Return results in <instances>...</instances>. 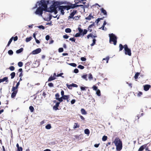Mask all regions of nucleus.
Masks as SVG:
<instances>
[{
    "label": "nucleus",
    "mask_w": 151,
    "mask_h": 151,
    "mask_svg": "<svg viewBox=\"0 0 151 151\" xmlns=\"http://www.w3.org/2000/svg\"><path fill=\"white\" fill-rule=\"evenodd\" d=\"M49 1L41 0L39 3L38 5L39 7H38L35 12V13L37 15L42 16L43 11H45L47 8V4L49 3Z\"/></svg>",
    "instance_id": "nucleus-1"
},
{
    "label": "nucleus",
    "mask_w": 151,
    "mask_h": 151,
    "mask_svg": "<svg viewBox=\"0 0 151 151\" xmlns=\"http://www.w3.org/2000/svg\"><path fill=\"white\" fill-rule=\"evenodd\" d=\"M116 146V149L117 150H121L122 147V143L120 138L118 137H116L114 141L113 142Z\"/></svg>",
    "instance_id": "nucleus-2"
},
{
    "label": "nucleus",
    "mask_w": 151,
    "mask_h": 151,
    "mask_svg": "<svg viewBox=\"0 0 151 151\" xmlns=\"http://www.w3.org/2000/svg\"><path fill=\"white\" fill-rule=\"evenodd\" d=\"M109 43L111 44L112 43V42H113V44L114 45H116L117 43V37L113 33L109 34Z\"/></svg>",
    "instance_id": "nucleus-3"
},
{
    "label": "nucleus",
    "mask_w": 151,
    "mask_h": 151,
    "mask_svg": "<svg viewBox=\"0 0 151 151\" xmlns=\"http://www.w3.org/2000/svg\"><path fill=\"white\" fill-rule=\"evenodd\" d=\"M70 4V5L66 6H58V9L60 10L61 14L62 15L64 14V10L66 9L68 10L71 8Z\"/></svg>",
    "instance_id": "nucleus-4"
},
{
    "label": "nucleus",
    "mask_w": 151,
    "mask_h": 151,
    "mask_svg": "<svg viewBox=\"0 0 151 151\" xmlns=\"http://www.w3.org/2000/svg\"><path fill=\"white\" fill-rule=\"evenodd\" d=\"M78 29L79 31V33L76 34L75 35V37H79L81 35L83 36L86 34L88 32V30L86 29H84L83 32V30L80 27H78Z\"/></svg>",
    "instance_id": "nucleus-5"
},
{
    "label": "nucleus",
    "mask_w": 151,
    "mask_h": 151,
    "mask_svg": "<svg viewBox=\"0 0 151 151\" xmlns=\"http://www.w3.org/2000/svg\"><path fill=\"white\" fill-rule=\"evenodd\" d=\"M124 53L125 55L129 56H131L132 53L131 50L128 48L127 45H124Z\"/></svg>",
    "instance_id": "nucleus-6"
},
{
    "label": "nucleus",
    "mask_w": 151,
    "mask_h": 151,
    "mask_svg": "<svg viewBox=\"0 0 151 151\" xmlns=\"http://www.w3.org/2000/svg\"><path fill=\"white\" fill-rule=\"evenodd\" d=\"M55 9H57L56 7H55L52 5L50 6L49 9H48V10H47V9L46 10V11L49 12H53V11L55 10Z\"/></svg>",
    "instance_id": "nucleus-7"
},
{
    "label": "nucleus",
    "mask_w": 151,
    "mask_h": 151,
    "mask_svg": "<svg viewBox=\"0 0 151 151\" xmlns=\"http://www.w3.org/2000/svg\"><path fill=\"white\" fill-rule=\"evenodd\" d=\"M66 86L68 88L70 89H72L73 87H78V86L77 84L73 83L70 85L67 84Z\"/></svg>",
    "instance_id": "nucleus-8"
},
{
    "label": "nucleus",
    "mask_w": 151,
    "mask_h": 151,
    "mask_svg": "<svg viewBox=\"0 0 151 151\" xmlns=\"http://www.w3.org/2000/svg\"><path fill=\"white\" fill-rule=\"evenodd\" d=\"M41 51V49L40 48H38L33 51L32 53L33 54H36L40 53Z\"/></svg>",
    "instance_id": "nucleus-9"
},
{
    "label": "nucleus",
    "mask_w": 151,
    "mask_h": 151,
    "mask_svg": "<svg viewBox=\"0 0 151 151\" xmlns=\"http://www.w3.org/2000/svg\"><path fill=\"white\" fill-rule=\"evenodd\" d=\"M60 104V102H57L56 103L55 105H54L53 107V110L56 111L58 110H59V109H58V107L59 106V104Z\"/></svg>",
    "instance_id": "nucleus-10"
},
{
    "label": "nucleus",
    "mask_w": 151,
    "mask_h": 151,
    "mask_svg": "<svg viewBox=\"0 0 151 151\" xmlns=\"http://www.w3.org/2000/svg\"><path fill=\"white\" fill-rule=\"evenodd\" d=\"M150 87L151 86L150 85H146L144 86V89L145 91H147L149 89Z\"/></svg>",
    "instance_id": "nucleus-11"
},
{
    "label": "nucleus",
    "mask_w": 151,
    "mask_h": 151,
    "mask_svg": "<svg viewBox=\"0 0 151 151\" xmlns=\"http://www.w3.org/2000/svg\"><path fill=\"white\" fill-rule=\"evenodd\" d=\"M77 13V11L76 10H74L73 12L70 14V15L69 16L70 18H73L74 15Z\"/></svg>",
    "instance_id": "nucleus-12"
},
{
    "label": "nucleus",
    "mask_w": 151,
    "mask_h": 151,
    "mask_svg": "<svg viewBox=\"0 0 151 151\" xmlns=\"http://www.w3.org/2000/svg\"><path fill=\"white\" fill-rule=\"evenodd\" d=\"M147 145L145 144L141 146L138 149V151H142L144 149L147 147Z\"/></svg>",
    "instance_id": "nucleus-13"
},
{
    "label": "nucleus",
    "mask_w": 151,
    "mask_h": 151,
    "mask_svg": "<svg viewBox=\"0 0 151 151\" xmlns=\"http://www.w3.org/2000/svg\"><path fill=\"white\" fill-rule=\"evenodd\" d=\"M70 5L71 6V7H72V8H71L72 9H73V8H75L76 7H79V6H83V5H78L76 4H70Z\"/></svg>",
    "instance_id": "nucleus-14"
},
{
    "label": "nucleus",
    "mask_w": 151,
    "mask_h": 151,
    "mask_svg": "<svg viewBox=\"0 0 151 151\" xmlns=\"http://www.w3.org/2000/svg\"><path fill=\"white\" fill-rule=\"evenodd\" d=\"M60 5V2L58 1H55L54 2V3H53L52 5L55 6V7H56V8L58 7L59 5Z\"/></svg>",
    "instance_id": "nucleus-15"
},
{
    "label": "nucleus",
    "mask_w": 151,
    "mask_h": 151,
    "mask_svg": "<svg viewBox=\"0 0 151 151\" xmlns=\"http://www.w3.org/2000/svg\"><path fill=\"white\" fill-rule=\"evenodd\" d=\"M100 10L101 12V13L103 14L104 15H107V12L103 8H102L100 9Z\"/></svg>",
    "instance_id": "nucleus-16"
},
{
    "label": "nucleus",
    "mask_w": 151,
    "mask_h": 151,
    "mask_svg": "<svg viewBox=\"0 0 151 151\" xmlns=\"http://www.w3.org/2000/svg\"><path fill=\"white\" fill-rule=\"evenodd\" d=\"M1 16L2 17H4V18H8L9 17V14H0V17Z\"/></svg>",
    "instance_id": "nucleus-17"
},
{
    "label": "nucleus",
    "mask_w": 151,
    "mask_h": 151,
    "mask_svg": "<svg viewBox=\"0 0 151 151\" xmlns=\"http://www.w3.org/2000/svg\"><path fill=\"white\" fill-rule=\"evenodd\" d=\"M2 82H3L4 81H5L6 83H7L8 82V78L7 77H6L4 78L3 79H1Z\"/></svg>",
    "instance_id": "nucleus-18"
},
{
    "label": "nucleus",
    "mask_w": 151,
    "mask_h": 151,
    "mask_svg": "<svg viewBox=\"0 0 151 151\" xmlns=\"http://www.w3.org/2000/svg\"><path fill=\"white\" fill-rule=\"evenodd\" d=\"M80 127V125L78 124V123H75L73 126V128L75 129L77 128H79Z\"/></svg>",
    "instance_id": "nucleus-19"
},
{
    "label": "nucleus",
    "mask_w": 151,
    "mask_h": 151,
    "mask_svg": "<svg viewBox=\"0 0 151 151\" xmlns=\"http://www.w3.org/2000/svg\"><path fill=\"white\" fill-rule=\"evenodd\" d=\"M140 73H138V72L136 73H135V75L134 77L135 81H137V79L138 78V77L140 75Z\"/></svg>",
    "instance_id": "nucleus-20"
},
{
    "label": "nucleus",
    "mask_w": 151,
    "mask_h": 151,
    "mask_svg": "<svg viewBox=\"0 0 151 151\" xmlns=\"http://www.w3.org/2000/svg\"><path fill=\"white\" fill-rule=\"evenodd\" d=\"M70 96L69 95H64V96H62V98H63V100H66L67 99H68V98H70Z\"/></svg>",
    "instance_id": "nucleus-21"
},
{
    "label": "nucleus",
    "mask_w": 151,
    "mask_h": 151,
    "mask_svg": "<svg viewBox=\"0 0 151 151\" xmlns=\"http://www.w3.org/2000/svg\"><path fill=\"white\" fill-rule=\"evenodd\" d=\"M56 78V77H54L52 76H51L49 78L48 80V81H51L55 80Z\"/></svg>",
    "instance_id": "nucleus-22"
},
{
    "label": "nucleus",
    "mask_w": 151,
    "mask_h": 151,
    "mask_svg": "<svg viewBox=\"0 0 151 151\" xmlns=\"http://www.w3.org/2000/svg\"><path fill=\"white\" fill-rule=\"evenodd\" d=\"M17 93V92L15 91V92H13L12 93L11 96L12 98H13L15 97L16 96Z\"/></svg>",
    "instance_id": "nucleus-23"
},
{
    "label": "nucleus",
    "mask_w": 151,
    "mask_h": 151,
    "mask_svg": "<svg viewBox=\"0 0 151 151\" xmlns=\"http://www.w3.org/2000/svg\"><path fill=\"white\" fill-rule=\"evenodd\" d=\"M91 18H93V17L91 14H90L88 17H86L85 19H86L90 20L91 19Z\"/></svg>",
    "instance_id": "nucleus-24"
},
{
    "label": "nucleus",
    "mask_w": 151,
    "mask_h": 151,
    "mask_svg": "<svg viewBox=\"0 0 151 151\" xmlns=\"http://www.w3.org/2000/svg\"><path fill=\"white\" fill-rule=\"evenodd\" d=\"M23 50V48H21L17 50L16 51V52L17 53H18V54L19 53H21V52H22Z\"/></svg>",
    "instance_id": "nucleus-25"
},
{
    "label": "nucleus",
    "mask_w": 151,
    "mask_h": 151,
    "mask_svg": "<svg viewBox=\"0 0 151 151\" xmlns=\"http://www.w3.org/2000/svg\"><path fill=\"white\" fill-rule=\"evenodd\" d=\"M45 128L47 129H49L51 128V125L50 124H48L45 126Z\"/></svg>",
    "instance_id": "nucleus-26"
},
{
    "label": "nucleus",
    "mask_w": 151,
    "mask_h": 151,
    "mask_svg": "<svg viewBox=\"0 0 151 151\" xmlns=\"http://www.w3.org/2000/svg\"><path fill=\"white\" fill-rule=\"evenodd\" d=\"M119 51H122L123 50V48H124V46H123V45L122 44H120L119 45Z\"/></svg>",
    "instance_id": "nucleus-27"
},
{
    "label": "nucleus",
    "mask_w": 151,
    "mask_h": 151,
    "mask_svg": "<svg viewBox=\"0 0 151 151\" xmlns=\"http://www.w3.org/2000/svg\"><path fill=\"white\" fill-rule=\"evenodd\" d=\"M109 59V57L108 56L106 57V58H103V61H104V60L106 61V63H107L108 62V61Z\"/></svg>",
    "instance_id": "nucleus-28"
},
{
    "label": "nucleus",
    "mask_w": 151,
    "mask_h": 151,
    "mask_svg": "<svg viewBox=\"0 0 151 151\" xmlns=\"http://www.w3.org/2000/svg\"><path fill=\"white\" fill-rule=\"evenodd\" d=\"M17 88H16L15 86H13L12 89V91L13 92H15V91H16L17 92H18Z\"/></svg>",
    "instance_id": "nucleus-29"
},
{
    "label": "nucleus",
    "mask_w": 151,
    "mask_h": 151,
    "mask_svg": "<svg viewBox=\"0 0 151 151\" xmlns=\"http://www.w3.org/2000/svg\"><path fill=\"white\" fill-rule=\"evenodd\" d=\"M81 112L83 114H87L85 110L83 109H81Z\"/></svg>",
    "instance_id": "nucleus-30"
},
{
    "label": "nucleus",
    "mask_w": 151,
    "mask_h": 151,
    "mask_svg": "<svg viewBox=\"0 0 151 151\" xmlns=\"http://www.w3.org/2000/svg\"><path fill=\"white\" fill-rule=\"evenodd\" d=\"M13 40V37H11L9 40V41L8 42V44L7 45H6V47H8L9 46V45H10V44H11V42H12V40Z\"/></svg>",
    "instance_id": "nucleus-31"
},
{
    "label": "nucleus",
    "mask_w": 151,
    "mask_h": 151,
    "mask_svg": "<svg viewBox=\"0 0 151 151\" xmlns=\"http://www.w3.org/2000/svg\"><path fill=\"white\" fill-rule=\"evenodd\" d=\"M10 76H11V78L13 79V78L15 76V73L14 72H13L11 73L10 74Z\"/></svg>",
    "instance_id": "nucleus-32"
},
{
    "label": "nucleus",
    "mask_w": 151,
    "mask_h": 151,
    "mask_svg": "<svg viewBox=\"0 0 151 151\" xmlns=\"http://www.w3.org/2000/svg\"><path fill=\"white\" fill-rule=\"evenodd\" d=\"M96 94L99 96L101 95L100 91L99 89H98L96 91Z\"/></svg>",
    "instance_id": "nucleus-33"
},
{
    "label": "nucleus",
    "mask_w": 151,
    "mask_h": 151,
    "mask_svg": "<svg viewBox=\"0 0 151 151\" xmlns=\"http://www.w3.org/2000/svg\"><path fill=\"white\" fill-rule=\"evenodd\" d=\"M84 132L86 134H89L90 133V131L88 129H86L84 130Z\"/></svg>",
    "instance_id": "nucleus-34"
},
{
    "label": "nucleus",
    "mask_w": 151,
    "mask_h": 151,
    "mask_svg": "<svg viewBox=\"0 0 151 151\" xmlns=\"http://www.w3.org/2000/svg\"><path fill=\"white\" fill-rule=\"evenodd\" d=\"M83 0H75L74 1V2H75V4H78L79 3H81L82 1H83Z\"/></svg>",
    "instance_id": "nucleus-35"
},
{
    "label": "nucleus",
    "mask_w": 151,
    "mask_h": 151,
    "mask_svg": "<svg viewBox=\"0 0 151 151\" xmlns=\"http://www.w3.org/2000/svg\"><path fill=\"white\" fill-rule=\"evenodd\" d=\"M71 32V29L69 28H67L65 29V32L66 33H70Z\"/></svg>",
    "instance_id": "nucleus-36"
},
{
    "label": "nucleus",
    "mask_w": 151,
    "mask_h": 151,
    "mask_svg": "<svg viewBox=\"0 0 151 151\" xmlns=\"http://www.w3.org/2000/svg\"><path fill=\"white\" fill-rule=\"evenodd\" d=\"M32 37H27L26 39V42H28L29 41H30L32 39Z\"/></svg>",
    "instance_id": "nucleus-37"
},
{
    "label": "nucleus",
    "mask_w": 151,
    "mask_h": 151,
    "mask_svg": "<svg viewBox=\"0 0 151 151\" xmlns=\"http://www.w3.org/2000/svg\"><path fill=\"white\" fill-rule=\"evenodd\" d=\"M81 77L82 78L85 79L86 81L88 80V79L87 78V75H86V74L84 75H83Z\"/></svg>",
    "instance_id": "nucleus-38"
},
{
    "label": "nucleus",
    "mask_w": 151,
    "mask_h": 151,
    "mask_svg": "<svg viewBox=\"0 0 151 151\" xmlns=\"http://www.w3.org/2000/svg\"><path fill=\"white\" fill-rule=\"evenodd\" d=\"M107 137L106 136H104L102 138V140L103 141H105L107 139Z\"/></svg>",
    "instance_id": "nucleus-39"
},
{
    "label": "nucleus",
    "mask_w": 151,
    "mask_h": 151,
    "mask_svg": "<svg viewBox=\"0 0 151 151\" xmlns=\"http://www.w3.org/2000/svg\"><path fill=\"white\" fill-rule=\"evenodd\" d=\"M96 40L95 39H94L93 40V42L91 45V46H93L96 43Z\"/></svg>",
    "instance_id": "nucleus-40"
},
{
    "label": "nucleus",
    "mask_w": 151,
    "mask_h": 151,
    "mask_svg": "<svg viewBox=\"0 0 151 151\" xmlns=\"http://www.w3.org/2000/svg\"><path fill=\"white\" fill-rule=\"evenodd\" d=\"M88 78L90 80H92L93 79V76L91 73L88 74Z\"/></svg>",
    "instance_id": "nucleus-41"
},
{
    "label": "nucleus",
    "mask_w": 151,
    "mask_h": 151,
    "mask_svg": "<svg viewBox=\"0 0 151 151\" xmlns=\"http://www.w3.org/2000/svg\"><path fill=\"white\" fill-rule=\"evenodd\" d=\"M29 109L31 112H33L34 110V108L32 106H30L29 107Z\"/></svg>",
    "instance_id": "nucleus-42"
},
{
    "label": "nucleus",
    "mask_w": 151,
    "mask_h": 151,
    "mask_svg": "<svg viewBox=\"0 0 151 151\" xmlns=\"http://www.w3.org/2000/svg\"><path fill=\"white\" fill-rule=\"evenodd\" d=\"M68 64L70 65L73 67H76L77 66L76 64L74 63H69Z\"/></svg>",
    "instance_id": "nucleus-43"
},
{
    "label": "nucleus",
    "mask_w": 151,
    "mask_h": 151,
    "mask_svg": "<svg viewBox=\"0 0 151 151\" xmlns=\"http://www.w3.org/2000/svg\"><path fill=\"white\" fill-rule=\"evenodd\" d=\"M82 91H84L86 90V88H88V87H83L81 86L80 87Z\"/></svg>",
    "instance_id": "nucleus-44"
},
{
    "label": "nucleus",
    "mask_w": 151,
    "mask_h": 151,
    "mask_svg": "<svg viewBox=\"0 0 151 151\" xmlns=\"http://www.w3.org/2000/svg\"><path fill=\"white\" fill-rule=\"evenodd\" d=\"M18 66L19 67H22L23 65V63L22 62H18Z\"/></svg>",
    "instance_id": "nucleus-45"
},
{
    "label": "nucleus",
    "mask_w": 151,
    "mask_h": 151,
    "mask_svg": "<svg viewBox=\"0 0 151 151\" xmlns=\"http://www.w3.org/2000/svg\"><path fill=\"white\" fill-rule=\"evenodd\" d=\"M9 69L12 71H13L15 69V68L13 66H11L9 67Z\"/></svg>",
    "instance_id": "nucleus-46"
},
{
    "label": "nucleus",
    "mask_w": 151,
    "mask_h": 151,
    "mask_svg": "<svg viewBox=\"0 0 151 151\" xmlns=\"http://www.w3.org/2000/svg\"><path fill=\"white\" fill-rule=\"evenodd\" d=\"M78 68L81 69H83L84 68V67L81 65H79L78 66Z\"/></svg>",
    "instance_id": "nucleus-47"
},
{
    "label": "nucleus",
    "mask_w": 151,
    "mask_h": 151,
    "mask_svg": "<svg viewBox=\"0 0 151 151\" xmlns=\"http://www.w3.org/2000/svg\"><path fill=\"white\" fill-rule=\"evenodd\" d=\"M80 17H81V16H80V15L76 16L74 17H73V18L75 20H77L79 18H80Z\"/></svg>",
    "instance_id": "nucleus-48"
},
{
    "label": "nucleus",
    "mask_w": 151,
    "mask_h": 151,
    "mask_svg": "<svg viewBox=\"0 0 151 151\" xmlns=\"http://www.w3.org/2000/svg\"><path fill=\"white\" fill-rule=\"evenodd\" d=\"M8 53L9 55H12L13 53V51L12 50H9L8 51Z\"/></svg>",
    "instance_id": "nucleus-49"
},
{
    "label": "nucleus",
    "mask_w": 151,
    "mask_h": 151,
    "mask_svg": "<svg viewBox=\"0 0 151 151\" xmlns=\"http://www.w3.org/2000/svg\"><path fill=\"white\" fill-rule=\"evenodd\" d=\"M55 99L56 100H57V99H58V98H59L60 97V95L58 93H56L55 95Z\"/></svg>",
    "instance_id": "nucleus-50"
},
{
    "label": "nucleus",
    "mask_w": 151,
    "mask_h": 151,
    "mask_svg": "<svg viewBox=\"0 0 151 151\" xmlns=\"http://www.w3.org/2000/svg\"><path fill=\"white\" fill-rule=\"evenodd\" d=\"M12 37L13 38V39L14 41H15L17 40L18 38L17 36H16L15 37Z\"/></svg>",
    "instance_id": "nucleus-51"
},
{
    "label": "nucleus",
    "mask_w": 151,
    "mask_h": 151,
    "mask_svg": "<svg viewBox=\"0 0 151 151\" xmlns=\"http://www.w3.org/2000/svg\"><path fill=\"white\" fill-rule=\"evenodd\" d=\"M63 73H59V74H58L57 75V77H59V76H61L62 78H64V77L63 76H62V75H63Z\"/></svg>",
    "instance_id": "nucleus-52"
},
{
    "label": "nucleus",
    "mask_w": 151,
    "mask_h": 151,
    "mask_svg": "<svg viewBox=\"0 0 151 151\" xmlns=\"http://www.w3.org/2000/svg\"><path fill=\"white\" fill-rule=\"evenodd\" d=\"M63 99L62 98V96L60 98H59L57 99V100H58L60 102H61L63 101Z\"/></svg>",
    "instance_id": "nucleus-53"
},
{
    "label": "nucleus",
    "mask_w": 151,
    "mask_h": 151,
    "mask_svg": "<svg viewBox=\"0 0 151 151\" xmlns=\"http://www.w3.org/2000/svg\"><path fill=\"white\" fill-rule=\"evenodd\" d=\"M142 95V92L139 91L137 94V96H140Z\"/></svg>",
    "instance_id": "nucleus-54"
},
{
    "label": "nucleus",
    "mask_w": 151,
    "mask_h": 151,
    "mask_svg": "<svg viewBox=\"0 0 151 151\" xmlns=\"http://www.w3.org/2000/svg\"><path fill=\"white\" fill-rule=\"evenodd\" d=\"M103 19L102 18H98L96 20V22L98 24L101 20Z\"/></svg>",
    "instance_id": "nucleus-55"
},
{
    "label": "nucleus",
    "mask_w": 151,
    "mask_h": 151,
    "mask_svg": "<svg viewBox=\"0 0 151 151\" xmlns=\"http://www.w3.org/2000/svg\"><path fill=\"white\" fill-rule=\"evenodd\" d=\"M38 27L39 28L42 29H44L45 28V27L42 25L38 26Z\"/></svg>",
    "instance_id": "nucleus-56"
},
{
    "label": "nucleus",
    "mask_w": 151,
    "mask_h": 151,
    "mask_svg": "<svg viewBox=\"0 0 151 151\" xmlns=\"http://www.w3.org/2000/svg\"><path fill=\"white\" fill-rule=\"evenodd\" d=\"M63 51V49L62 47L58 49V52H62Z\"/></svg>",
    "instance_id": "nucleus-57"
},
{
    "label": "nucleus",
    "mask_w": 151,
    "mask_h": 151,
    "mask_svg": "<svg viewBox=\"0 0 151 151\" xmlns=\"http://www.w3.org/2000/svg\"><path fill=\"white\" fill-rule=\"evenodd\" d=\"M92 88H93V90L95 91H96L98 89H97V87L95 86H93L92 87Z\"/></svg>",
    "instance_id": "nucleus-58"
},
{
    "label": "nucleus",
    "mask_w": 151,
    "mask_h": 151,
    "mask_svg": "<svg viewBox=\"0 0 151 151\" xmlns=\"http://www.w3.org/2000/svg\"><path fill=\"white\" fill-rule=\"evenodd\" d=\"M48 86L50 87H53L54 86L53 84L52 83H50L48 84Z\"/></svg>",
    "instance_id": "nucleus-59"
},
{
    "label": "nucleus",
    "mask_w": 151,
    "mask_h": 151,
    "mask_svg": "<svg viewBox=\"0 0 151 151\" xmlns=\"http://www.w3.org/2000/svg\"><path fill=\"white\" fill-rule=\"evenodd\" d=\"M79 72L78 70V69H75L74 70V72L75 73H78Z\"/></svg>",
    "instance_id": "nucleus-60"
},
{
    "label": "nucleus",
    "mask_w": 151,
    "mask_h": 151,
    "mask_svg": "<svg viewBox=\"0 0 151 151\" xmlns=\"http://www.w3.org/2000/svg\"><path fill=\"white\" fill-rule=\"evenodd\" d=\"M76 100L75 99H72L71 101V103L72 104H74L76 102Z\"/></svg>",
    "instance_id": "nucleus-61"
},
{
    "label": "nucleus",
    "mask_w": 151,
    "mask_h": 151,
    "mask_svg": "<svg viewBox=\"0 0 151 151\" xmlns=\"http://www.w3.org/2000/svg\"><path fill=\"white\" fill-rule=\"evenodd\" d=\"M81 61H85L86 60V58L84 57H81Z\"/></svg>",
    "instance_id": "nucleus-62"
},
{
    "label": "nucleus",
    "mask_w": 151,
    "mask_h": 151,
    "mask_svg": "<svg viewBox=\"0 0 151 151\" xmlns=\"http://www.w3.org/2000/svg\"><path fill=\"white\" fill-rule=\"evenodd\" d=\"M69 36L67 35H65L63 36V38L65 39H67L68 38Z\"/></svg>",
    "instance_id": "nucleus-63"
},
{
    "label": "nucleus",
    "mask_w": 151,
    "mask_h": 151,
    "mask_svg": "<svg viewBox=\"0 0 151 151\" xmlns=\"http://www.w3.org/2000/svg\"><path fill=\"white\" fill-rule=\"evenodd\" d=\"M17 151H22V148L21 147L18 148Z\"/></svg>",
    "instance_id": "nucleus-64"
}]
</instances>
